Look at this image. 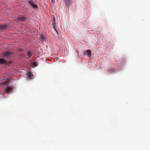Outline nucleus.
<instances>
[{
  "label": "nucleus",
  "mask_w": 150,
  "mask_h": 150,
  "mask_svg": "<svg viewBox=\"0 0 150 150\" xmlns=\"http://www.w3.org/2000/svg\"><path fill=\"white\" fill-rule=\"evenodd\" d=\"M28 3L35 9L37 10L38 9V6L36 4H35L33 1H30L28 2Z\"/></svg>",
  "instance_id": "1"
},
{
  "label": "nucleus",
  "mask_w": 150,
  "mask_h": 150,
  "mask_svg": "<svg viewBox=\"0 0 150 150\" xmlns=\"http://www.w3.org/2000/svg\"><path fill=\"white\" fill-rule=\"evenodd\" d=\"M7 28V26L5 25H0V30L5 29Z\"/></svg>",
  "instance_id": "8"
},
{
  "label": "nucleus",
  "mask_w": 150,
  "mask_h": 150,
  "mask_svg": "<svg viewBox=\"0 0 150 150\" xmlns=\"http://www.w3.org/2000/svg\"><path fill=\"white\" fill-rule=\"evenodd\" d=\"M9 83L8 81H6L4 82V84H7Z\"/></svg>",
  "instance_id": "12"
},
{
  "label": "nucleus",
  "mask_w": 150,
  "mask_h": 150,
  "mask_svg": "<svg viewBox=\"0 0 150 150\" xmlns=\"http://www.w3.org/2000/svg\"><path fill=\"white\" fill-rule=\"evenodd\" d=\"M55 0H51L52 3H54V2Z\"/></svg>",
  "instance_id": "13"
},
{
  "label": "nucleus",
  "mask_w": 150,
  "mask_h": 150,
  "mask_svg": "<svg viewBox=\"0 0 150 150\" xmlns=\"http://www.w3.org/2000/svg\"><path fill=\"white\" fill-rule=\"evenodd\" d=\"M11 55V53L8 52H6L4 53L3 55V57L4 58L10 57Z\"/></svg>",
  "instance_id": "2"
},
{
  "label": "nucleus",
  "mask_w": 150,
  "mask_h": 150,
  "mask_svg": "<svg viewBox=\"0 0 150 150\" xmlns=\"http://www.w3.org/2000/svg\"><path fill=\"white\" fill-rule=\"evenodd\" d=\"M27 74V76L30 79H33V78L32 77V76H33V75L32 72H29Z\"/></svg>",
  "instance_id": "7"
},
{
  "label": "nucleus",
  "mask_w": 150,
  "mask_h": 150,
  "mask_svg": "<svg viewBox=\"0 0 150 150\" xmlns=\"http://www.w3.org/2000/svg\"><path fill=\"white\" fill-rule=\"evenodd\" d=\"M27 19V18L23 16H20L19 18V20L21 21H25Z\"/></svg>",
  "instance_id": "6"
},
{
  "label": "nucleus",
  "mask_w": 150,
  "mask_h": 150,
  "mask_svg": "<svg viewBox=\"0 0 150 150\" xmlns=\"http://www.w3.org/2000/svg\"><path fill=\"white\" fill-rule=\"evenodd\" d=\"M12 90V88L10 87L9 86H7L5 88V92L6 93H8L10 91H11Z\"/></svg>",
  "instance_id": "5"
},
{
  "label": "nucleus",
  "mask_w": 150,
  "mask_h": 150,
  "mask_svg": "<svg viewBox=\"0 0 150 150\" xmlns=\"http://www.w3.org/2000/svg\"><path fill=\"white\" fill-rule=\"evenodd\" d=\"M0 64H5L6 65H8L9 64L8 62L3 59H0Z\"/></svg>",
  "instance_id": "3"
},
{
  "label": "nucleus",
  "mask_w": 150,
  "mask_h": 150,
  "mask_svg": "<svg viewBox=\"0 0 150 150\" xmlns=\"http://www.w3.org/2000/svg\"><path fill=\"white\" fill-rule=\"evenodd\" d=\"M27 55L28 57H30L32 55V53L30 51H29L27 54Z\"/></svg>",
  "instance_id": "9"
},
{
  "label": "nucleus",
  "mask_w": 150,
  "mask_h": 150,
  "mask_svg": "<svg viewBox=\"0 0 150 150\" xmlns=\"http://www.w3.org/2000/svg\"><path fill=\"white\" fill-rule=\"evenodd\" d=\"M91 51L89 50H87L86 51H85L83 52V54H87L88 56L91 55Z\"/></svg>",
  "instance_id": "4"
},
{
  "label": "nucleus",
  "mask_w": 150,
  "mask_h": 150,
  "mask_svg": "<svg viewBox=\"0 0 150 150\" xmlns=\"http://www.w3.org/2000/svg\"><path fill=\"white\" fill-rule=\"evenodd\" d=\"M66 2H68L69 0H64Z\"/></svg>",
  "instance_id": "14"
},
{
  "label": "nucleus",
  "mask_w": 150,
  "mask_h": 150,
  "mask_svg": "<svg viewBox=\"0 0 150 150\" xmlns=\"http://www.w3.org/2000/svg\"><path fill=\"white\" fill-rule=\"evenodd\" d=\"M32 65L33 66H34V67H36V65H37L36 63L35 62H33L32 63Z\"/></svg>",
  "instance_id": "11"
},
{
  "label": "nucleus",
  "mask_w": 150,
  "mask_h": 150,
  "mask_svg": "<svg viewBox=\"0 0 150 150\" xmlns=\"http://www.w3.org/2000/svg\"><path fill=\"white\" fill-rule=\"evenodd\" d=\"M55 18H54L53 19V21L52 22V25H54V24L55 23Z\"/></svg>",
  "instance_id": "10"
}]
</instances>
